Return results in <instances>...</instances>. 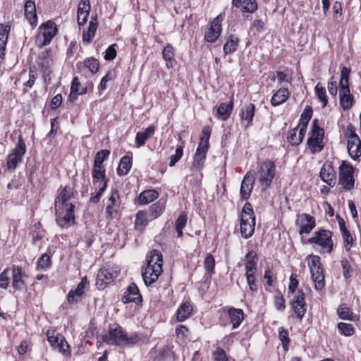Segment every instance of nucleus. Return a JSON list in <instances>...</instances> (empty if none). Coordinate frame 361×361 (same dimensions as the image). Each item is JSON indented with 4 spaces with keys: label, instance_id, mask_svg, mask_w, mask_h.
Segmentation results:
<instances>
[{
    "label": "nucleus",
    "instance_id": "f257e3e1",
    "mask_svg": "<svg viewBox=\"0 0 361 361\" xmlns=\"http://www.w3.org/2000/svg\"><path fill=\"white\" fill-rule=\"evenodd\" d=\"M103 341L109 345L126 347L136 344L140 341V337L135 333L128 336L121 326L114 324L109 326L107 333L103 336Z\"/></svg>",
    "mask_w": 361,
    "mask_h": 361
},
{
    "label": "nucleus",
    "instance_id": "f03ea898",
    "mask_svg": "<svg viewBox=\"0 0 361 361\" xmlns=\"http://www.w3.org/2000/svg\"><path fill=\"white\" fill-rule=\"evenodd\" d=\"M163 257L160 251L153 250L147 257V266L142 269V275L145 283L149 286L158 279L163 271Z\"/></svg>",
    "mask_w": 361,
    "mask_h": 361
},
{
    "label": "nucleus",
    "instance_id": "7ed1b4c3",
    "mask_svg": "<svg viewBox=\"0 0 361 361\" xmlns=\"http://www.w3.org/2000/svg\"><path fill=\"white\" fill-rule=\"evenodd\" d=\"M350 69L343 67L341 71L339 80V102L341 107L347 111L350 109L355 104L353 94L350 92L349 87V77Z\"/></svg>",
    "mask_w": 361,
    "mask_h": 361
},
{
    "label": "nucleus",
    "instance_id": "20e7f679",
    "mask_svg": "<svg viewBox=\"0 0 361 361\" xmlns=\"http://www.w3.org/2000/svg\"><path fill=\"white\" fill-rule=\"evenodd\" d=\"M318 123L317 118L314 119L307 142L308 148L312 154L322 152L324 146V131L323 128L319 126Z\"/></svg>",
    "mask_w": 361,
    "mask_h": 361
},
{
    "label": "nucleus",
    "instance_id": "39448f33",
    "mask_svg": "<svg viewBox=\"0 0 361 361\" xmlns=\"http://www.w3.org/2000/svg\"><path fill=\"white\" fill-rule=\"evenodd\" d=\"M255 216L252 206L250 202H246L242 209L240 216V233L245 238H250L255 231Z\"/></svg>",
    "mask_w": 361,
    "mask_h": 361
},
{
    "label": "nucleus",
    "instance_id": "423d86ee",
    "mask_svg": "<svg viewBox=\"0 0 361 361\" xmlns=\"http://www.w3.org/2000/svg\"><path fill=\"white\" fill-rule=\"evenodd\" d=\"M58 29L54 22L47 20L42 23L37 29V33L35 37V44L42 48L50 44L52 39L56 35Z\"/></svg>",
    "mask_w": 361,
    "mask_h": 361
},
{
    "label": "nucleus",
    "instance_id": "0eeeda50",
    "mask_svg": "<svg viewBox=\"0 0 361 361\" xmlns=\"http://www.w3.org/2000/svg\"><path fill=\"white\" fill-rule=\"evenodd\" d=\"M332 232L327 229L319 228L315 231L313 236L308 239V243L318 245L321 247V252L330 254L333 251L334 243Z\"/></svg>",
    "mask_w": 361,
    "mask_h": 361
},
{
    "label": "nucleus",
    "instance_id": "6e6552de",
    "mask_svg": "<svg viewBox=\"0 0 361 361\" xmlns=\"http://www.w3.org/2000/svg\"><path fill=\"white\" fill-rule=\"evenodd\" d=\"M345 136L348 142L347 148L349 156L353 160H357L361 157V140L352 124L348 126Z\"/></svg>",
    "mask_w": 361,
    "mask_h": 361
},
{
    "label": "nucleus",
    "instance_id": "1a4fd4ad",
    "mask_svg": "<svg viewBox=\"0 0 361 361\" xmlns=\"http://www.w3.org/2000/svg\"><path fill=\"white\" fill-rule=\"evenodd\" d=\"M308 266L311 272V278L314 283V288L321 290L325 286L323 269L320 262V257L317 255H310Z\"/></svg>",
    "mask_w": 361,
    "mask_h": 361
},
{
    "label": "nucleus",
    "instance_id": "9d476101",
    "mask_svg": "<svg viewBox=\"0 0 361 361\" xmlns=\"http://www.w3.org/2000/svg\"><path fill=\"white\" fill-rule=\"evenodd\" d=\"M276 174V164L267 160L263 162L258 170V180L263 190L267 189L271 183Z\"/></svg>",
    "mask_w": 361,
    "mask_h": 361
},
{
    "label": "nucleus",
    "instance_id": "9b49d317",
    "mask_svg": "<svg viewBox=\"0 0 361 361\" xmlns=\"http://www.w3.org/2000/svg\"><path fill=\"white\" fill-rule=\"evenodd\" d=\"M75 205H68V207H55L56 221L61 228H68L75 223Z\"/></svg>",
    "mask_w": 361,
    "mask_h": 361
},
{
    "label": "nucleus",
    "instance_id": "f8f14e48",
    "mask_svg": "<svg viewBox=\"0 0 361 361\" xmlns=\"http://www.w3.org/2000/svg\"><path fill=\"white\" fill-rule=\"evenodd\" d=\"M26 152V146L21 135L19 136L16 147L8 154L7 159V168L10 171H14L17 165L21 162L23 155Z\"/></svg>",
    "mask_w": 361,
    "mask_h": 361
},
{
    "label": "nucleus",
    "instance_id": "ddd939ff",
    "mask_svg": "<svg viewBox=\"0 0 361 361\" xmlns=\"http://www.w3.org/2000/svg\"><path fill=\"white\" fill-rule=\"evenodd\" d=\"M290 305L295 317L301 322L307 312V303L302 290H298L290 300Z\"/></svg>",
    "mask_w": 361,
    "mask_h": 361
},
{
    "label": "nucleus",
    "instance_id": "4468645a",
    "mask_svg": "<svg viewBox=\"0 0 361 361\" xmlns=\"http://www.w3.org/2000/svg\"><path fill=\"white\" fill-rule=\"evenodd\" d=\"M353 167L351 164L343 161L339 167L338 183L345 190H350L354 188L355 179L353 177Z\"/></svg>",
    "mask_w": 361,
    "mask_h": 361
},
{
    "label": "nucleus",
    "instance_id": "2eb2a0df",
    "mask_svg": "<svg viewBox=\"0 0 361 361\" xmlns=\"http://www.w3.org/2000/svg\"><path fill=\"white\" fill-rule=\"evenodd\" d=\"M121 205L119 192L116 188L111 189L106 202V214L107 218H113L118 214Z\"/></svg>",
    "mask_w": 361,
    "mask_h": 361
},
{
    "label": "nucleus",
    "instance_id": "dca6fc26",
    "mask_svg": "<svg viewBox=\"0 0 361 361\" xmlns=\"http://www.w3.org/2000/svg\"><path fill=\"white\" fill-rule=\"evenodd\" d=\"M224 20V16L221 14L217 16L210 23L209 27L204 32V39L213 43L220 37L222 31L221 23Z\"/></svg>",
    "mask_w": 361,
    "mask_h": 361
},
{
    "label": "nucleus",
    "instance_id": "f3484780",
    "mask_svg": "<svg viewBox=\"0 0 361 361\" xmlns=\"http://www.w3.org/2000/svg\"><path fill=\"white\" fill-rule=\"evenodd\" d=\"M295 225L299 228L300 235L308 234L316 226L315 218L305 213L299 214L297 216Z\"/></svg>",
    "mask_w": 361,
    "mask_h": 361
},
{
    "label": "nucleus",
    "instance_id": "a211bd4d",
    "mask_svg": "<svg viewBox=\"0 0 361 361\" xmlns=\"http://www.w3.org/2000/svg\"><path fill=\"white\" fill-rule=\"evenodd\" d=\"M116 277H117L116 272L108 268H102L99 270L97 275L96 286L100 290L104 289L110 284Z\"/></svg>",
    "mask_w": 361,
    "mask_h": 361
},
{
    "label": "nucleus",
    "instance_id": "6ab92c4d",
    "mask_svg": "<svg viewBox=\"0 0 361 361\" xmlns=\"http://www.w3.org/2000/svg\"><path fill=\"white\" fill-rule=\"evenodd\" d=\"M88 284L87 279L84 276L81 281L78 284L77 287L71 289L67 295V300L69 303L73 304L79 302L85 294V289Z\"/></svg>",
    "mask_w": 361,
    "mask_h": 361
},
{
    "label": "nucleus",
    "instance_id": "aec40b11",
    "mask_svg": "<svg viewBox=\"0 0 361 361\" xmlns=\"http://www.w3.org/2000/svg\"><path fill=\"white\" fill-rule=\"evenodd\" d=\"M255 176L251 172H247L241 183L240 195L243 200H247L252 193L255 185Z\"/></svg>",
    "mask_w": 361,
    "mask_h": 361
},
{
    "label": "nucleus",
    "instance_id": "412c9836",
    "mask_svg": "<svg viewBox=\"0 0 361 361\" xmlns=\"http://www.w3.org/2000/svg\"><path fill=\"white\" fill-rule=\"evenodd\" d=\"M121 301L123 303L135 302L136 304L141 303L142 295L137 286L134 283H130L126 291L124 293L121 298Z\"/></svg>",
    "mask_w": 361,
    "mask_h": 361
},
{
    "label": "nucleus",
    "instance_id": "4be33fe9",
    "mask_svg": "<svg viewBox=\"0 0 361 361\" xmlns=\"http://www.w3.org/2000/svg\"><path fill=\"white\" fill-rule=\"evenodd\" d=\"M255 114V106L253 104L243 107L240 112L241 126L247 128L252 126V121Z\"/></svg>",
    "mask_w": 361,
    "mask_h": 361
},
{
    "label": "nucleus",
    "instance_id": "5701e85b",
    "mask_svg": "<svg viewBox=\"0 0 361 361\" xmlns=\"http://www.w3.org/2000/svg\"><path fill=\"white\" fill-rule=\"evenodd\" d=\"M24 15L26 20L29 22L32 27L37 25V15L36 13V5L35 1L27 0L24 5Z\"/></svg>",
    "mask_w": 361,
    "mask_h": 361
},
{
    "label": "nucleus",
    "instance_id": "b1692460",
    "mask_svg": "<svg viewBox=\"0 0 361 361\" xmlns=\"http://www.w3.org/2000/svg\"><path fill=\"white\" fill-rule=\"evenodd\" d=\"M73 196V191L70 187L63 188L55 200V207H68V205H74L69 202Z\"/></svg>",
    "mask_w": 361,
    "mask_h": 361
},
{
    "label": "nucleus",
    "instance_id": "393cba45",
    "mask_svg": "<svg viewBox=\"0 0 361 361\" xmlns=\"http://www.w3.org/2000/svg\"><path fill=\"white\" fill-rule=\"evenodd\" d=\"M227 313L230 322L232 324L233 329H237L245 318V314L243 310L231 307L228 308Z\"/></svg>",
    "mask_w": 361,
    "mask_h": 361
},
{
    "label": "nucleus",
    "instance_id": "a878e982",
    "mask_svg": "<svg viewBox=\"0 0 361 361\" xmlns=\"http://www.w3.org/2000/svg\"><path fill=\"white\" fill-rule=\"evenodd\" d=\"M232 5L238 8L243 13H253L257 9L256 0H232Z\"/></svg>",
    "mask_w": 361,
    "mask_h": 361
},
{
    "label": "nucleus",
    "instance_id": "bb28decb",
    "mask_svg": "<svg viewBox=\"0 0 361 361\" xmlns=\"http://www.w3.org/2000/svg\"><path fill=\"white\" fill-rule=\"evenodd\" d=\"M290 97V92L288 87H282L276 91L271 99V104L273 106H279L285 103Z\"/></svg>",
    "mask_w": 361,
    "mask_h": 361
},
{
    "label": "nucleus",
    "instance_id": "cd10ccee",
    "mask_svg": "<svg viewBox=\"0 0 361 361\" xmlns=\"http://www.w3.org/2000/svg\"><path fill=\"white\" fill-rule=\"evenodd\" d=\"M208 150L197 147L193 161L191 165V170L192 171H200L204 164L207 153Z\"/></svg>",
    "mask_w": 361,
    "mask_h": 361
},
{
    "label": "nucleus",
    "instance_id": "c85d7f7f",
    "mask_svg": "<svg viewBox=\"0 0 361 361\" xmlns=\"http://www.w3.org/2000/svg\"><path fill=\"white\" fill-rule=\"evenodd\" d=\"M320 177L324 182L329 185L336 180V172L331 164L324 163L323 164L320 171Z\"/></svg>",
    "mask_w": 361,
    "mask_h": 361
},
{
    "label": "nucleus",
    "instance_id": "c756f323",
    "mask_svg": "<svg viewBox=\"0 0 361 361\" xmlns=\"http://www.w3.org/2000/svg\"><path fill=\"white\" fill-rule=\"evenodd\" d=\"M10 30V24H0V59L4 58Z\"/></svg>",
    "mask_w": 361,
    "mask_h": 361
},
{
    "label": "nucleus",
    "instance_id": "7c9ffc66",
    "mask_svg": "<svg viewBox=\"0 0 361 361\" xmlns=\"http://www.w3.org/2000/svg\"><path fill=\"white\" fill-rule=\"evenodd\" d=\"M192 306L190 302H183L176 311V319L178 322H182L188 319L192 312Z\"/></svg>",
    "mask_w": 361,
    "mask_h": 361
},
{
    "label": "nucleus",
    "instance_id": "2f4dec72",
    "mask_svg": "<svg viewBox=\"0 0 361 361\" xmlns=\"http://www.w3.org/2000/svg\"><path fill=\"white\" fill-rule=\"evenodd\" d=\"M37 63L42 73L43 77L46 80L51 73L50 70L51 65L50 59L43 53L39 56Z\"/></svg>",
    "mask_w": 361,
    "mask_h": 361
},
{
    "label": "nucleus",
    "instance_id": "473e14b6",
    "mask_svg": "<svg viewBox=\"0 0 361 361\" xmlns=\"http://www.w3.org/2000/svg\"><path fill=\"white\" fill-rule=\"evenodd\" d=\"M155 133V127L150 126L147 127L145 131L138 132L135 137V144L137 147L143 146L146 141L152 137Z\"/></svg>",
    "mask_w": 361,
    "mask_h": 361
},
{
    "label": "nucleus",
    "instance_id": "72a5a7b5",
    "mask_svg": "<svg viewBox=\"0 0 361 361\" xmlns=\"http://www.w3.org/2000/svg\"><path fill=\"white\" fill-rule=\"evenodd\" d=\"M239 38L233 35L228 37L226 43L224 45L223 50L225 56L233 54L239 45Z\"/></svg>",
    "mask_w": 361,
    "mask_h": 361
},
{
    "label": "nucleus",
    "instance_id": "f704fd0d",
    "mask_svg": "<svg viewBox=\"0 0 361 361\" xmlns=\"http://www.w3.org/2000/svg\"><path fill=\"white\" fill-rule=\"evenodd\" d=\"M337 313L338 317L341 319L344 320L357 321L360 318V317L357 314L353 313L352 310L345 304H342L338 307Z\"/></svg>",
    "mask_w": 361,
    "mask_h": 361
},
{
    "label": "nucleus",
    "instance_id": "c9c22d12",
    "mask_svg": "<svg viewBox=\"0 0 361 361\" xmlns=\"http://www.w3.org/2000/svg\"><path fill=\"white\" fill-rule=\"evenodd\" d=\"M150 221V217L147 212L139 211L136 214L135 229L140 232H142L148 224V222Z\"/></svg>",
    "mask_w": 361,
    "mask_h": 361
},
{
    "label": "nucleus",
    "instance_id": "e433bc0d",
    "mask_svg": "<svg viewBox=\"0 0 361 361\" xmlns=\"http://www.w3.org/2000/svg\"><path fill=\"white\" fill-rule=\"evenodd\" d=\"M306 132L303 130L300 129L298 126L289 131L288 135V141L292 145H299L305 137Z\"/></svg>",
    "mask_w": 361,
    "mask_h": 361
},
{
    "label": "nucleus",
    "instance_id": "4c0bfd02",
    "mask_svg": "<svg viewBox=\"0 0 361 361\" xmlns=\"http://www.w3.org/2000/svg\"><path fill=\"white\" fill-rule=\"evenodd\" d=\"M97 29V16L94 18L91 17V20L89 22V25L87 30H84L82 35V39L84 42L90 43L94 38L96 31Z\"/></svg>",
    "mask_w": 361,
    "mask_h": 361
},
{
    "label": "nucleus",
    "instance_id": "58836bf2",
    "mask_svg": "<svg viewBox=\"0 0 361 361\" xmlns=\"http://www.w3.org/2000/svg\"><path fill=\"white\" fill-rule=\"evenodd\" d=\"M12 286L16 290H20L25 286L23 280L22 269L19 267H14L12 272Z\"/></svg>",
    "mask_w": 361,
    "mask_h": 361
},
{
    "label": "nucleus",
    "instance_id": "ea45409f",
    "mask_svg": "<svg viewBox=\"0 0 361 361\" xmlns=\"http://www.w3.org/2000/svg\"><path fill=\"white\" fill-rule=\"evenodd\" d=\"M257 255L253 251H249L245 255V274L256 273Z\"/></svg>",
    "mask_w": 361,
    "mask_h": 361
},
{
    "label": "nucleus",
    "instance_id": "a19ab883",
    "mask_svg": "<svg viewBox=\"0 0 361 361\" xmlns=\"http://www.w3.org/2000/svg\"><path fill=\"white\" fill-rule=\"evenodd\" d=\"M92 176L94 185H97V184L100 182L109 180V178L106 176L105 166H98L93 165Z\"/></svg>",
    "mask_w": 361,
    "mask_h": 361
},
{
    "label": "nucleus",
    "instance_id": "79ce46f5",
    "mask_svg": "<svg viewBox=\"0 0 361 361\" xmlns=\"http://www.w3.org/2000/svg\"><path fill=\"white\" fill-rule=\"evenodd\" d=\"M159 197V192L155 190H147L142 192L138 197L139 204H147Z\"/></svg>",
    "mask_w": 361,
    "mask_h": 361
},
{
    "label": "nucleus",
    "instance_id": "37998d69",
    "mask_svg": "<svg viewBox=\"0 0 361 361\" xmlns=\"http://www.w3.org/2000/svg\"><path fill=\"white\" fill-rule=\"evenodd\" d=\"M132 167V154L123 157L117 169V173L119 176L127 175Z\"/></svg>",
    "mask_w": 361,
    "mask_h": 361
},
{
    "label": "nucleus",
    "instance_id": "c03bdc74",
    "mask_svg": "<svg viewBox=\"0 0 361 361\" xmlns=\"http://www.w3.org/2000/svg\"><path fill=\"white\" fill-rule=\"evenodd\" d=\"M312 116V109L310 106H307L302 114L300 115L299 123L297 126L298 128H299L301 130H303V131L306 132L307 125Z\"/></svg>",
    "mask_w": 361,
    "mask_h": 361
},
{
    "label": "nucleus",
    "instance_id": "a18cd8bd",
    "mask_svg": "<svg viewBox=\"0 0 361 361\" xmlns=\"http://www.w3.org/2000/svg\"><path fill=\"white\" fill-rule=\"evenodd\" d=\"M165 209V202L159 200L150 206L147 214L150 217V220H153L161 216Z\"/></svg>",
    "mask_w": 361,
    "mask_h": 361
},
{
    "label": "nucleus",
    "instance_id": "49530a36",
    "mask_svg": "<svg viewBox=\"0 0 361 361\" xmlns=\"http://www.w3.org/2000/svg\"><path fill=\"white\" fill-rule=\"evenodd\" d=\"M233 108V101H231L229 103H221L217 109L218 116L224 121L226 120L230 116Z\"/></svg>",
    "mask_w": 361,
    "mask_h": 361
},
{
    "label": "nucleus",
    "instance_id": "de8ad7c7",
    "mask_svg": "<svg viewBox=\"0 0 361 361\" xmlns=\"http://www.w3.org/2000/svg\"><path fill=\"white\" fill-rule=\"evenodd\" d=\"M187 221V214L184 212H181L178 215L175 224V229L178 238H181L183 236V229L185 227Z\"/></svg>",
    "mask_w": 361,
    "mask_h": 361
},
{
    "label": "nucleus",
    "instance_id": "09e8293b",
    "mask_svg": "<svg viewBox=\"0 0 361 361\" xmlns=\"http://www.w3.org/2000/svg\"><path fill=\"white\" fill-rule=\"evenodd\" d=\"M314 92L317 98L322 104V106H326L329 101L325 87L320 82H318L314 87Z\"/></svg>",
    "mask_w": 361,
    "mask_h": 361
},
{
    "label": "nucleus",
    "instance_id": "8fccbe9b",
    "mask_svg": "<svg viewBox=\"0 0 361 361\" xmlns=\"http://www.w3.org/2000/svg\"><path fill=\"white\" fill-rule=\"evenodd\" d=\"M109 180H104L103 182H100L97 184V185H94L96 188L98 189L97 193L95 195L92 194L90 201L92 203H98L100 200V198L104 191L107 188V183Z\"/></svg>",
    "mask_w": 361,
    "mask_h": 361
},
{
    "label": "nucleus",
    "instance_id": "3c124183",
    "mask_svg": "<svg viewBox=\"0 0 361 361\" xmlns=\"http://www.w3.org/2000/svg\"><path fill=\"white\" fill-rule=\"evenodd\" d=\"M210 134L211 130L207 127H204L202 129V137L197 147L208 150Z\"/></svg>",
    "mask_w": 361,
    "mask_h": 361
},
{
    "label": "nucleus",
    "instance_id": "603ef678",
    "mask_svg": "<svg viewBox=\"0 0 361 361\" xmlns=\"http://www.w3.org/2000/svg\"><path fill=\"white\" fill-rule=\"evenodd\" d=\"M110 151L108 149H102L99 151L94 157V164L98 166H104L103 162L108 159Z\"/></svg>",
    "mask_w": 361,
    "mask_h": 361
},
{
    "label": "nucleus",
    "instance_id": "864d4df0",
    "mask_svg": "<svg viewBox=\"0 0 361 361\" xmlns=\"http://www.w3.org/2000/svg\"><path fill=\"white\" fill-rule=\"evenodd\" d=\"M279 338L282 343L283 350L287 351L290 343L288 331L285 329L283 327H280L279 329Z\"/></svg>",
    "mask_w": 361,
    "mask_h": 361
},
{
    "label": "nucleus",
    "instance_id": "5fc2aeb1",
    "mask_svg": "<svg viewBox=\"0 0 361 361\" xmlns=\"http://www.w3.org/2000/svg\"><path fill=\"white\" fill-rule=\"evenodd\" d=\"M116 78L114 71H109L102 78L101 82L98 86L99 92H103L106 88V84L109 81H113Z\"/></svg>",
    "mask_w": 361,
    "mask_h": 361
},
{
    "label": "nucleus",
    "instance_id": "6e6d98bb",
    "mask_svg": "<svg viewBox=\"0 0 361 361\" xmlns=\"http://www.w3.org/2000/svg\"><path fill=\"white\" fill-rule=\"evenodd\" d=\"M47 340L51 346L56 348L61 340L63 341V336L59 334H56L55 331L48 330L47 331Z\"/></svg>",
    "mask_w": 361,
    "mask_h": 361
},
{
    "label": "nucleus",
    "instance_id": "4d7b16f0",
    "mask_svg": "<svg viewBox=\"0 0 361 361\" xmlns=\"http://www.w3.org/2000/svg\"><path fill=\"white\" fill-rule=\"evenodd\" d=\"M51 265L50 256L47 254H43L37 262V269L45 270L49 269Z\"/></svg>",
    "mask_w": 361,
    "mask_h": 361
},
{
    "label": "nucleus",
    "instance_id": "13d9d810",
    "mask_svg": "<svg viewBox=\"0 0 361 361\" xmlns=\"http://www.w3.org/2000/svg\"><path fill=\"white\" fill-rule=\"evenodd\" d=\"M338 329L341 334L345 336H350L355 333L354 327L350 324L340 322L338 324Z\"/></svg>",
    "mask_w": 361,
    "mask_h": 361
},
{
    "label": "nucleus",
    "instance_id": "bf43d9fd",
    "mask_svg": "<svg viewBox=\"0 0 361 361\" xmlns=\"http://www.w3.org/2000/svg\"><path fill=\"white\" fill-rule=\"evenodd\" d=\"M84 64L92 73H96L99 67V63L98 60L94 58H87L85 60Z\"/></svg>",
    "mask_w": 361,
    "mask_h": 361
},
{
    "label": "nucleus",
    "instance_id": "052dcab7",
    "mask_svg": "<svg viewBox=\"0 0 361 361\" xmlns=\"http://www.w3.org/2000/svg\"><path fill=\"white\" fill-rule=\"evenodd\" d=\"M189 332L188 328L185 325H178L176 328V337L182 341L188 338Z\"/></svg>",
    "mask_w": 361,
    "mask_h": 361
},
{
    "label": "nucleus",
    "instance_id": "680f3d73",
    "mask_svg": "<svg viewBox=\"0 0 361 361\" xmlns=\"http://www.w3.org/2000/svg\"><path fill=\"white\" fill-rule=\"evenodd\" d=\"M341 264L343 268V274L344 278L345 279L350 278L353 274V268L349 260L346 258H343L341 259Z\"/></svg>",
    "mask_w": 361,
    "mask_h": 361
},
{
    "label": "nucleus",
    "instance_id": "e2e57ef3",
    "mask_svg": "<svg viewBox=\"0 0 361 361\" xmlns=\"http://www.w3.org/2000/svg\"><path fill=\"white\" fill-rule=\"evenodd\" d=\"M255 275L256 273L245 274L246 281L249 286V289L253 293H256L258 290Z\"/></svg>",
    "mask_w": 361,
    "mask_h": 361
},
{
    "label": "nucleus",
    "instance_id": "0e129e2a",
    "mask_svg": "<svg viewBox=\"0 0 361 361\" xmlns=\"http://www.w3.org/2000/svg\"><path fill=\"white\" fill-rule=\"evenodd\" d=\"M55 348L58 349L59 351L65 356L70 357L71 355L70 350V345H68V342L66 341L64 337L63 341H62V340H61Z\"/></svg>",
    "mask_w": 361,
    "mask_h": 361
},
{
    "label": "nucleus",
    "instance_id": "69168bd1",
    "mask_svg": "<svg viewBox=\"0 0 361 361\" xmlns=\"http://www.w3.org/2000/svg\"><path fill=\"white\" fill-rule=\"evenodd\" d=\"M204 264L207 272L209 275L213 274L215 267V259L211 254L207 255L204 262Z\"/></svg>",
    "mask_w": 361,
    "mask_h": 361
},
{
    "label": "nucleus",
    "instance_id": "338daca9",
    "mask_svg": "<svg viewBox=\"0 0 361 361\" xmlns=\"http://www.w3.org/2000/svg\"><path fill=\"white\" fill-rule=\"evenodd\" d=\"M343 240L344 247L349 251L353 244V238L348 230H344L341 232Z\"/></svg>",
    "mask_w": 361,
    "mask_h": 361
},
{
    "label": "nucleus",
    "instance_id": "774afa93",
    "mask_svg": "<svg viewBox=\"0 0 361 361\" xmlns=\"http://www.w3.org/2000/svg\"><path fill=\"white\" fill-rule=\"evenodd\" d=\"M162 56L164 59L166 61V65L169 66V63L173 59L174 53L173 47L168 44L162 51Z\"/></svg>",
    "mask_w": 361,
    "mask_h": 361
}]
</instances>
